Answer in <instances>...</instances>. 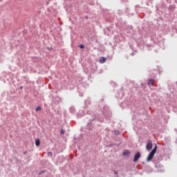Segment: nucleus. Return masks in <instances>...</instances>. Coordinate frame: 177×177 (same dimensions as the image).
Listing matches in <instances>:
<instances>
[{"label": "nucleus", "instance_id": "8", "mask_svg": "<svg viewBox=\"0 0 177 177\" xmlns=\"http://www.w3.org/2000/svg\"><path fill=\"white\" fill-rule=\"evenodd\" d=\"M41 110H42V109L41 108V106H37V107L35 109V111H41Z\"/></svg>", "mask_w": 177, "mask_h": 177}, {"label": "nucleus", "instance_id": "11", "mask_svg": "<svg viewBox=\"0 0 177 177\" xmlns=\"http://www.w3.org/2000/svg\"><path fill=\"white\" fill-rule=\"evenodd\" d=\"M60 133H62V135H64V130H61Z\"/></svg>", "mask_w": 177, "mask_h": 177}, {"label": "nucleus", "instance_id": "12", "mask_svg": "<svg viewBox=\"0 0 177 177\" xmlns=\"http://www.w3.org/2000/svg\"><path fill=\"white\" fill-rule=\"evenodd\" d=\"M114 174H115V175H118V171H114Z\"/></svg>", "mask_w": 177, "mask_h": 177}, {"label": "nucleus", "instance_id": "7", "mask_svg": "<svg viewBox=\"0 0 177 177\" xmlns=\"http://www.w3.org/2000/svg\"><path fill=\"white\" fill-rule=\"evenodd\" d=\"M123 156H129V151L125 150L123 153Z\"/></svg>", "mask_w": 177, "mask_h": 177}, {"label": "nucleus", "instance_id": "9", "mask_svg": "<svg viewBox=\"0 0 177 177\" xmlns=\"http://www.w3.org/2000/svg\"><path fill=\"white\" fill-rule=\"evenodd\" d=\"M52 156H53V153L52 152H48V157H52Z\"/></svg>", "mask_w": 177, "mask_h": 177}, {"label": "nucleus", "instance_id": "3", "mask_svg": "<svg viewBox=\"0 0 177 177\" xmlns=\"http://www.w3.org/2000/svg\"><path fill=\"white\" fill-rule=\"evenodd\" d=\"M140 158V153L138 152L134 156L133 162H136V161H138V160H139Z\"/></svg>", "mask_w": 177, "mask_h": 177}, {"label": "nucleus", "instance_id": "2", "mask_svg": "<svg viewBox=\"0 0 177 177\" xmlns=\"http://www.w3.org/2000/svg\"><path fill=\"white\" fill-rule=\"evenodd\" d=\"M146 149H147V151H150V150H151V149H153V142H151V140H147Z\"/></svg>", "mask_w": 177, "mask_h": 177}, {"label": "nucleus", "instance_id": "1", "mask_svg": "<svg viewBox=\"0 0 177 177\" xmlns=\"http://www.w3.org/2000/svg\"><path fill=\"white\" fill-rule=\"evenodd\" d=\"M156 153H157V145L155 146V147L153 148V149L151 151V152L149 154L148 157H147V161H151V160H153V158H154V154H156Z\"/></svg>", "mask_w": 177, "mask_h": 177}, {"label": "nucleus", "instance_id": "5", "mask_svg": "<svg viewBox=\"0 0 177 177\" xmlns=\"http://www.w3.org/2000/svg\"><path fill=\"white\" fill-rule=\"evenodd\" d=\"M148 85L149 86H153V85H154V80H149L148 82Z\"/></svg>", "mask_w": 177, "mask_h": 177}, {"label": "nucleus", "instance_id": "10", "mask_svg": "<svg viewBox=\"0 0 177 177\" xmlns=\"http://www.w3.org/2000/svg\"><path fill=\"white\" fill-rule=\"evenodd\" d=\"M80 48H81V49H84L85 48V46H84V44H81L79 46Z\"/></svg>", "mask_w": 177, "mask_h": 177}, {"label": "nucleus", "instance_id": "4", "mask_svg": "<svg viewBox=\"0 0 177 177\" xmlns=\"http://www.w3.org/2000/svg\"><path fill=\"white\" fill-rule=\"evenodd\" d=\"M106 60H107V58L104 57H102L99 62L101 64H103V63H106Z\"/></svg>", "mask_w": 177, "mask_h": 177}, {"label": "nucleus", "instance_id": "6", "mask_svg": "<svg viewBox=\"0 0 177 177\" xmlns=\"http://www.w3.org/2000/svg\"><path fill=\"white\" fill-rule=\"evenodd\" d=\"M40 144H41V141L39 140V139H36L35 140L36 146L38 147V146H39Z\"/></svg>", "mask_w": 177, "mask_h": 177}]
</instances>
